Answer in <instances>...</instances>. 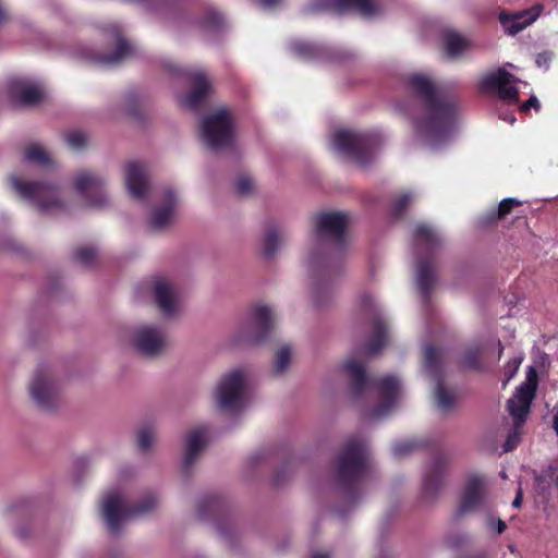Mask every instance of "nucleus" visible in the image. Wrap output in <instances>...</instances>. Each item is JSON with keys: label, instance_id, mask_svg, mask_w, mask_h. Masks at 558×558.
<instances>
[{"label": "nucleus", "instance_id": "79ce46f5", "mask_svg": "<svg viewBox=\"0 0 558 558\" xmlns=\"http://www.w3.org/2000/svg\"><path fill=\"white\" fill-rule=\"evenodd\" d=\"M411 203V197L409 194H403L399 196L393 203L391 207V216L393 219H400L405 210L408 209Z\"/></svg>", "mask_w": 558, "mask_h": 558}, {"label": "nucleus", "instance_id": "c756f323", "mask_svg": "<svg viewBox=\"0 0 558 558\" xmlns=\"http://www.w3.org/2000/svg\"><path fill=\"white\" fill-rule=\"evenodd\" d=\"M468 47L466 40L454 32H448L444 35V48L446 53L451 57H458Z\"/></svg>", "mask_w": 558, "mask_h": 558}, {"label": "nucleus", "instance_id": "5fc2aeb1", "mask_svg": "<svg viewBox=\"0 0 558 558\" xmlns=\"http://www.w3.org/2000/svg\"><path fill=\"white\" fill-rule=\"evenodd\" d=\"M290 473V466L284 465L282 470L278 471L274 477V483L276 486H280L284 483L286 476Z\"/></svg>", "mask_w": 558, "mask_h": 558}, {"label": "nucleus", "instance_id": "1a4fd4ad", "mask_svg": "<svg viewBox=\"0 0 558 558\" xmlns=\"http://www.w3.org/2000/svg\"><path fill=\"white\" fill-rule=\"evenodd\" d=\"M28 390L33 403L40 411L53 413L60 408V386L49 366H38L29 381Z\"/></svg>", "mask_w": 558, "mask_h": 558}, {"label": "nucleus", "instance_id": "393cba45", "mask_svg": "<svg viewBox=\"0 0 558 558\" xmlns=\"http://www.w3.org/2000/svg\"><path fill=\"white\" fill-rule=\"evenodd\" d=\"M165 348L166 338L160 330L148 326H142V356H157Z\"/></svg>", "mask_w": 558, "mask_h": 558}, {"label": "nucleus", "instance_id": "aec40b11", "mask_svg": "<svg viewBox=\"0 0 558 558\" xmlns=\"http://www.w3.org/2000/svg\"><path fill=\"white\" fill-rule=\"evenodd\" d=\"M252 327L242 332L243 340L250 343H259L264 341L274 327L272 313L268 306H256L251 315Z\"/></svg>", "mask_w": 558, "mask_h": 558}, {"label": "nucleus", "instance_id": "338daca9", "mask_svg": "<svg viewBox=\"0 0 558 558\" xmlns=\"http://www.w3.org/2000/svg\"><path fill=\"white\" fill-rule=\"evenodd\" d=\"M474 558H486L484 555H481V556H477V557H474Z\"/></svg>", "mask_w": 558, "mask_h": 558}, {"label": "nucleus", "instance_id": "f8f14e48", "mask_svg": "<svg viewBox=\"0 0 558 558\" xmlns=\"http://www.w3.org/2000/svg\"><path fill=\"white\" fill-rule=\"evenodd\" d=\"M202 136L213 150L231 146L233 141V123L229 111L225 108L204 118Z\"/></svg>", "mask_w": 558, "mask_h": 558}, {"label": "nucleus", "instance_id": "4be33fe9", "mask_svg": "<svg viewBox=\"0 0 558 558\" xmlns=\"http://www.w3.org/2000/svg\"><path fill=\"white\" fill-rule=\"evenodd\" d=\"M542 5H535L529 10H523L513 14L501 11L499 22L505 31L510 35H515L526 26L531 25L541 14Z\"/></svg>", "mask_w": 558, "mask_h": 558}, {"label": "nucleus", "instance_id": "7c9ffc66", "mask_svg": "<svg viewBox=\"0 0 558 558\" xmlns=\"http://www.w3.org/2000/svg\"><path fill=\"white\" fill-rule=\"evenodd\" d=\"M122 110L130 117L137 118L140 114V88L136 86L128 89L122 98Z\"/></svg>", "mask_w": 558, "mask_h": 558}, {"label": "nucleus", "instance_id": "6e6d98bb", "mask_svg": "<svg viewBox=\"0 0 558 558\" xmlns=\"http://www.w3.org/2000/svg\"><path fill=\"white\" fill-rule=\"evenodd\" d=\"M135 475V469L124 465L119 470V480L128 481L131 476Z\"/></svg>", "mask_w": 558, "mask_h": 558}, {"label": "nucleus", "instance_id": "052dcab7", "mask_svg": "<svg viewBox=\"0 0 558 558\" xmlns=\"http://www.w3.org/2000/svg\"><path fill=\"white\" fill-rule=\"evenodd\" d=\"M257 2L265 9L275 7L279 0H257Z\"/></svg>", "mask_w": 558, "mask_h": 558}, {"label": "nucleus", "instance_id": "0eeeda50", "mask_svg": "<svg viewBox=\"0 0 558 558\" xmlns=\"http://www.w3.org/2000/svg\"><path fill=\"white\" fill-rule=\"evenodd\" d=\"M13 190L34 207L45 214L62 211L64 202L59 186L51 181H26L15 174L10 177Z\"/></svg>", "mask_w": 558, "mask_h": 558}, {"label": "nucleus", "instance_id": "774afa93", "mask_svg": "<svg viewBox=\"0 0 558 558\" xmlns=\"http://www.w3.org/2000/svg\"><path fill=\"white\" fill-rule=\"evenodd\" d=\"M319 289H320V287L317 284V287H316V292L317 293H318Z\"/></svg>", "mask_w": 558, "mask_h": 558}, {"label": "nucleus", "instance_id": "412c9836", "mask_svg": "<svg viewBox=\"0 0 558 558\" xmlns=\"http://www.w3.org/2000/svg\"><path fill=\"white\" fill-rule=\"evenodd\" d=\"M485 495V481L480 475H472L468 478L459 508L457 510V517H462L466 513L477 511L483 504Z\"/></svg>", "mask_w": 558, "mask_h": 558}, {"label": "nucleus", "instance_id": "6e6552de", "mask_svg": "<svg viewBox=\"0 0 558 558\" xmlns=\"http://www.w3.org/2000/svg\"><path fill=\"white\" fill-rule=\"evenodd\" d=\"M99 512L107 531L118 535L123 525L140 512V505L131 504L120 488H111L102 495Z\"/></svg>", "mask_w": 558, "mask_h": 558}, {"label": "nucleus", "instance_id": "680f3d73", "mask_svg": "<svg viewBox=\"0 0 558 558\" xmlns=\"http://www.w3.org/2000/svg\"><path fill=\"white\" fill-rule=\"evenodd\" d=\"M553 428L558 436V411L553 416Z\"/></svg>", "mask_w": 558, "mask_h": 558}, {"label": "nucleus", "instance_id": "ddd939ff", "mask_svg": "<svg viewBox=\"0 0 558 558\" xmlns=\"http://www.w3.org/2000/svg\"><path fill=\"white\" fill-rule=\"evenodd\" d=\"M74 187L92 207L105 208L110 204L106 190V179L98 173L85 170L77 172L74 179Z\"/></svg>", "mask_w": 558, "mask_h": 558}, {"label": "nucleus", "instance_id": "603ef678", "mask_svg": "<svg viewBox=\"0 0 558 558\" xmlns=\"http://www.w3.org/2000/svg\"><path fill=\"white\" fill-rule=\"evenodd\" d=\"M295 50L305 57H312L314 54L315 48L311 44H298L295 45Z\"/></svg>", "mask_w": 558, "mask_h": 558}, {"label": "nucleus", "instance_id": "423d86ee", "mask_svg": "<svg viewBox=\"0 0 558 558\" xmlns=\"http://www.w3.org/2000/svg\"><path fill=\"white\" fill-rule=\"evenodd\" d=\"M414 240L417 246L426 251V255L417 260V288L425 304L429 303L435 284V269L433 254L441 246V239L425 223H420L414 229Z\"/></svg>", "mask_w": 558, "mask_h": 558}, {"label": "nucleus", "instance_id": "72a5a7b5", "mask_svg": "<svg viewBox=\"0 0 558 558\" xmlns=\"http://www.w3.org/2000/svg\"><path fill=\"white\" fill-rule=\"evenodd\" d=\"M201 27L210 33L220 32L225 27V19L219 12L208 10L202 19Z\"/></svg>", "mask_w": 558, "mask_h": 558}, {"label": "nucleus", "instance_id": "473e14b6", "mask_svg": "<svg viewBox=\"0 0 558 558\" xmlns=\"http://www.w3.org/2000/svg\"><path fill=\"white\" fill-rule=\"evenodd\" d=\"M221 504H222V500L217 495L204 496L198 501V507H197L198 517L202 519H205L208 515L216 513L221 508Z\"/></svg>", "mask_w": 558, "mask_h": 558}, {"label": "nucleus", "instance_id": "c9c22d12", "mask_svg": "<svg viewBox=\"0 0 558 558\" xmlns=\"http://www.w3.org/2000/svg\"><path fill=\"white\" fill-rule=\"evenodd\" d=\"M424 362L426 368L433 374H438L440 371V352L433 345L428 344L424 349Z\"/></svg>", "mask_w": 558, "mask_h": 558}, {"label": "nucleus", "instance_id": "4468645a", "mask_svg": "<svg viewBox=\"0 0 558 558\" xmlns=\"http://www.w3.org/2000/svg\"><path fill=\"white\" fill-rule=\"evenodd\" d=\"M244 385V375L239 369L222 377L216 391L219 408L225 411L239 410L242 405Z\"/></svg>", "mask_w": 558, "mask_h": 558}, {"label": "nucleus", "instance_id": "a19ab883", "mask_svg": "<svg viewBox=\"0 0 558 558\" xmlns=\"http://www.w3.org/2000/svg\"><path fill=\"white\" fill-rule=\"evenodd\" d=\"M291 360V351L289 347L283 345L281 347L277 353L275 359V372L277 374L283 372L290 364Z\"/></svg>", "mask_w": 558, "mask_h": 558}, {"label": "nucleus", "instance_id": "4c0bfd02", "mask_svg": "<svg viewBox=\"0 0 558 558\" xmlns=\"http://www.w3.org/2000/svg\"><path fill=\"white\" fill-rule=\"evenodd\" d=\"M64 141L71 149L81 150L87 144V136L83 131L74 130L64 135Z\"/></svg>", "mask_w": 558, "mask_h": 558}, {"label": "nucleus", "instance_id": "13d9d810", "mask_svg": "<svg viewBox=\"0 0 558 558\" xmlns=\"http://www.w3.org/2000/svg\"><path fill=\"white\" fill-rule=\"evenodd\" d=\"M9 21V13L0 1V27Z\"/></svg>", "mask_w": 558, "mask_h": 558}, {"label": "nucleus", "instance_id": "f704fd0d", "mask_svg": "<svg viewBox=\"0 0 558 558\" xmlns=\"http://www.w3.org/2000/svg\"><path fill=\"white\" fill-rule=\"evenodd\" d=\"M98 252L97 248L94 246H82L78 247L73 253V258L76 263H78L83 267H89L92 266L96 258H97Z\"/></svg>", "mask_w": 558, "mask_h": 558}, {"label": "nucleus", "instance_id": "8fccbe9b", "mask_svg": "<svg viewBox=\"0 0 558 558\" xmlns=\"http://www.w3.org/2000/svg\"><path fill=\"white\" fill-rule=\"evenodd\" d=\"M487 526L492 530H495L499 535L502 534L507 529V524L504 520L493 517L487 519Z\"/></svg>", "mask_w": 558, "mask_h": 558}, {"label": "nucleus", "instance_id": "5701e85b", "mask_svg": "<svg viewBox=\"0 0 558 558\" xmlns=\"http://www.w3.org/2000/svg\"><path fill=\"white\" fill-rule=\"evenodd\" d=\"M448 459L442 452L434 456L433 461L424 478L423 493L425 496H434L442 486L446 475Z\"/></svg>", "mask_w": 558, "mask_h": 558}, {"label": "nucleus", "instance_id": "864d4df0", "mask_svg": "<svg viewBox=\"0 0 558 558\" xmlns=\"http://www.w3.org/2000/svg\"><path fill=\"white\" fill-rule=\"evenodd\" d=\"M550 61H551V56L548 52L538 53L536 56V60H535L537 66L545 68V69L549 68Z\"/></svg>", "mask_w": 558, "mask_h": 558}, {"label": "nucleus", "instance_id": "e433bc0d", "mask_svg": "<svg viewBox=\"0 0 558 558\" xmlns=\"http://www.w3.org/2000/svg\"><path fill=\"white\" fill-rule=\"evenodd\" d=\"M279 248L278 231L275 228H268L264 238L263 254L266 258H271Z\"/></svg>", "mask_w": 558, "mask_h": 558}, {"label": "nucleus", "instance_id": "f03ea898", "mask_svg": "<svg viewBox=\"0 0 558 558\" xmlns=\"http://www.w3.org/2000/svg\"><path fill=\"white\" fill-rule=\"evenodd\" d=\"M371 466L366 442L356 437L349 439L337 458L335 481L350 505L360 499L362 484L371 473Z\"/></svg>", "mask_w": 558, "mask_h": 558}, {"label": "nucleus", "instance_id": "2f4dec72", "mask_svg": "<svg viewBox=\"0 0 558 558\" xmlns=\"http://www.w3.org/2000/svg\"><path fill=\"white\" fill-rule=\"evenodd\" d=\"M24 159L38 166H48L51 163L49 154L39 144H31L24 150Z\"/></svg>", "mask_w": 558, "mask_h": 558}, {"label": "nucleus", "instance_id": "c85d7f7f", "mask_svg": "<svg viewBox=\"0 0 558 558\" xmlns=\"http://www.w3.org/2000/svg\"><path fill=\"white\" fill-rule=\"evenodd\" d=\"M119 340L128 349L140 352V327L137 325H122L119 329Z\"/></svg>", "mask_w": 558, "mask_h": 558}, {"label": "nucleus", "instance_id": "de8ad7c7", "mask_svg": "<svg viewBox=\"0 0 558 558\" xmlns=\"http://www.w3.org/2000/svg\"><path fill=\"white\" fill-rule=\"evenodd\" d=\"M522 361V356H517L507 363V365L505 366L506 380L504 385H506L517 374Z\"/></svg>", "mask_w": 558, "mask_h": 558}, {"label": "nucleus", "instance_id": "0e129e2a", "mask_svg": "<svg viewBox=\"0 0 558 558\" xmlns=\"http://www.w3.org/2000/svg\"><path fill=\"white\" fill-rule=\"evenodd\" d=\"M312 558H328V557L326 555H324V554H314L312 556Z\"/></svg>", "mask_w": 558, "mask_h": 558}, {"label": "nucleus", "instance_id": "6ab92c4d", "mask_svg": "<svg viewBox=\"0 0 558 558\" xmlns=\"http://www.w3.org/2000/svg\"><path fill=\"white\" fill-rule=\"evenodd\" d=\"M8 90L12 100L22 106H36L45 98L40 85L26 77L11 78L8 82Z\"/></svg>", "mask_w": 558, "mask_h": 558}, {"label": "nucleus", "instance_id": "3c124183", "mask_svg": "<svg viewBox=\"0 0 558 558\" xmlns=\"http://www.w3.org/2000/svg\"><path fill=\"white\" fill-rule=\"evenodd\" d=\"M531 108H534L536 111H538V110H539V108H541V104H539V101H538L537 97H536V96H534V95H533V96H531V97H530V98H529V99H527V100L522 105L521 110H522L523 112H526V111H529Z\"/></svg>", "mask_w": 558, "mask_h": 558}, {"label": "nucleus", "instance_id": "09e8293b", "mask_svg": "<svg viewBox=\"0 0 558 558\" xmlns=\"http://www.w3.org/2000/svg\"><path fill=\"white\" fill-rule=\"evenodd\" d=\"M154 442V433L147 426H142V453L147 451Z\"/></svg>", "mask_w": 558, "mask_h": 558}, {"label": "nucleus", "instance_id": "bf43d9fd", "mask_svg": "<svg viewBox=\"0 0 558 558\" xmlns=\"http://www.w3.org/2000/svg\"><path fill=\"white\" fill-rule=\"evenodd\" d=\"M522 500H523V495H522V490L521 488L518 489L517 492V495L512 501V507L513 508H520L521 505H522Z\"/></svg>", "mask_w": 558, "mask_h": 558}, {"label": "nucleus", "instance_id": "37998d69", "mask_svg": "<svg viewBox=\"0 0 558 558\" xmlns=\"http://www.w3.org/2000/svg\"><path fill=\"white\" fill-rule=\"evenodd\" d=\"M462 364L472 369L481 368V352L477 348L469 349L462 356Z\"/></svg>", "mask_w": 558, "mask_h": 558}, {"label": "nucleus", "instance_id": "7ed1b4c3", "mask_svg": "<svg viewBox=\"0 0 558 558\" xmlns=\"http://www.w3.org/2000/svg\"><path fill=\"white\" fill-rule=\"evenodd\" d=\"M343 369L350 376V389L353 397H361L368 386L378 391L380 404L374 410V416H385L392 410L401 388L400 380L396 376L368 379L363 363L355 360L344 362Z\"/></svg>", "mask_w": 558, "mask_h": 558}, {"label": "nucleus", "instance_id": "a211bd4d", "mask_svg": "<svg viewBox=\"0 0 558 558\" xmlns=\"http://www.w3.org/2000/svg\"><path fill=\"white\" fill-rule=\"evenodd\" d=\"M178 207L179 198L175 192L170 187L165 189L159 196V203L151 211L150 228L160 231L169 227L175 217Z\"/></svg>", "mask_w": 558, "mask_h": 558}, {"label": "nucleus", "instance_id": "cd10ccee", "mask_svg": "<svg viewBox=\"0 0 558 558\" xmlns=\"http://www.w3.org/2000/svg\"><path fill=\"white\" fill-rule=\"evenodd\" d=\"M124 186L134 201H140V162L132 160L124 167Z\"/></svg>", "mask_w": 558, "mask_h": 558}, {"label": "nucleus", "instance_id": "bb28decb", "mask_svg": "<svg viewBox=\"0 0 558 558\" xmlns=\"http://www.w3.org/2000/svg\"><path fill=\"white\" fill-rule=\"evenodd\" d=\"M388 328L386 323L376 318L373 323V333L365 347V352L368 355L377 354L387 343Z\"/></svg>", "mask_w": 558, "mask_h": 558}, {"label": "nucleus", "instance_id": "f3484780", "mask_svg": "<svg viewBox=\"0 0 558 558\" xmlns=\"http://www.w3.org/2000/svg\"><path fill=\"white\" fill-rule=\"evenodd\" d=\"M514 75L504 69L486 75L482 81V88L494 90L498 96L510 105L519 101V89L514 86L517 83Z\"/></svg>", "mask_w": 558, "mask_h": 558}, {"label": "nucleus", "instance_id": "39448f33", "mask_svg": "<svg viewBox=\"0 0 558 558\" xmlns=\"http://www.w3.org/2000/svg\"><path fill=\"white\" fill-rule=\"evenodd\" d=\"M537 385V372L533 366H530L525 381L517 388L512 398L507 401V410L512 417L513 428L502 445L505 452H510L515 449L521 440V429L531 411V404L536 396Z\"/></svg>", "mask_w": 558, "mask_h": 558}, {"label": "nucleus", "instance_id": "4d7b16f0", "mask_svg": "<svg viewBox=\"0 0 558 558\" xmlns=\"http://www.w3.org/2000/svg\"><path fill=\"white\" fill-rule=\"evenodd\" d=\"M141 186H142V201H144V198L146 197V194L148 192L149 184H148V179L146 178V175L144 174L143 171H142Z\"/></svg>", "mask_w": 558, "mask_h": 558}, {"label": "nucleus", "instance_id": "69168bd1", "mask_svg": "<svg viewBox=\"0 0 558 558\" xmlns=\"http://www.w3.org/2000/svg\"><path fill=\"white\" fill-rule=\"evenodd\" d=\"M499 347H500V349H499V354H501V352H502V350H504V347H502L500 343H499Z\"/></svg>", "mask_w": 558, "mask_h": 558}, {"label": "nucleus", "instance_id": "2eb2a0df", "mask_svg": "<svg viewBox=\"0 0 558 558\" xmlns=\"http://www.w3.org/2000/svg\"><path fill=\"white\" fill-rule=\"evenodd\" d=\"M155 303L166 318H174L180 315L183 303L180 291L175 284L166 278H157L154 282Z\"/></svg>", "mask_w": 558, "mask_h": 558}, {"label": "nucleus", "instance_id": "a18cd8bd", "mask_svg": "<svg viewBox=\"0 0 558 558\" xmlns=\"http://www.w3.org/2000/svg\"><path fill=\"white\" fill-rule=\"evenodd\" d=\"M158 505V498L150 492H142V514L148 513Z\"/></svg>", "mask_w": 558, "mask_h": 558}, {"label": "nucleus", "instance_id": "20e7f679", "mask_svg": "<svg viewBox=\"0 0 558 558\" xmlns=\"http://www.w3.org/2000/svg\"><path fill=\"white\" fill-rule=\"evenodd\" d=\"M315 234L320 245L330 242V251L326 256L312 254L310 267L315 272L316 267L323 265L324 274L327 272V263L332 256H340L347 244L345 231L348 226L347 215L340 211L319 213L314 218Z\"/></svg>", "mask_w": 558, "mask_h": 558}, {"label": "nucleus", "instance_id": "9b49d317", "mask_svg": "<svg viewBox=\"0 0 558 558\" xmlns=\"http://www.w3.org/2000/svg\"><path fill=\"white\" fill-rule=\"evenodd\" d=\"M104 32L116 43V48L108 53L86 52L85 58L88 62L98 68L110 69L122 64L134 56L135 49L119 24H108L104 27Z\"/></svg>", "mask_w": 558, "mask_h": 558}, {"label": "nucleus", "instance_id": "a878e982", "mask_svg": "<svg viewBox=\"0 0 558 558\" xmlns=\"http://www.w3.org/2000/svg\"><path fill=\"white\" fill-rule=\"evenodd\" d=\"M323 7L338 12L354 10L366 17L373 16L378 12L375 0H329Z\"/></svg>", "mask_w": 558, "mask_h": 558}, {"label": "nucleus", "instance_id": "f257e3e1", "mask_svg": "<svg viewBox=\"0 0 558 558\" xmlns=\"http://www.w3.org/2000/svg\"><path fill=\"white\" fill-rule=\"evenodd\" d=\"M407 85L425 109V116L415 120L417 133L432 146L442 143L450 135L457 118L454 98L442 93L423 74L410 75Z\"/></svg>", "mask_w": 558, "mask_h": 558}, {"label": "nucleus", "instance_id": "dca6fc26", "mask_svg": "<svg viewBox=\"0 0 558 558\" xmlns=\"http://www.w3.org/2000/svg\"><path fill=\"white\" fill-rule=\"evenodd\" d=\"M172 71L185 76L191 83V90L180 98L181 106L190 110H197L205 101L210 89L206 73L193 69H174Z\"/></svg>", "mask_w": 558, "mask_h": 558}, {"label": "nucleus", "instance_id": "9d476101", "mask_svg": "<svg viewBox=\"0 0 558 558\" xmlns=\"http://www.w3.org/2000/svg\"><path fill=\"white\" fill-rule=\"evenodd\" d=\"M333 146L360 166H366L378 146V138L369 133L339 130L333 135Z\"/></svg>", "mask_w": 558, "mask_h": 558}, {"label": "nucleus", "instance_id": "ea45409f", "mask_svg": "<svg viewBox=\"0 0 558 558\" xmlns=\"http://www.w3.org/2000/svg\"><path fill=\"white\" fill-rule=\"evenodd\" d=\"M521 202L515 198H505L499 203V206L497 208V211L492 214V220H501L509 215L512 209L517 206H520Z\"/></svg>", "mask_w": 558, "mask_h": 558}, {"label": "nucleus", "instance_id": "b1692460", "mask_svg": "<svg viewBox=\"0 0 558 558\" xmlns=\"http://www.w3.org/2000/svg\"><path fill=\"white\" fill-rule=\"evenodd\" d=\"M207 429L204 426L191 430L186 440V453L183 461V471L187 473L193 466L198 453L206 446Z\"/></svg>", "mask_w": 558, "mask_h": 558}, {"label": "nucleus", "instance_id": "49530a36", "mask_svg": "<svg viewBox=\"0 0 558 558\" xmlns=\"http://www.w3.org/2000/svg\"><path fill=\"white\" fill-rule=\"evenodd\" d=\"M253 190V181L247 175H242L236 180L235 191L241 196L248 195Z\"/></svg>", "mask_w": 558, "mask_h": 558}, {"label": "nucleus", "instance_id": "58836bf2", "mask_svg": "<svg viewBox=\"0 0 558 558\" xmlns=\"http://www.w3.org/2000/svg\"><path fill=\"white\" fill-rule=\"evenodd\" d=\"M436 401L438 408L444 411H448L454 404V396L448 391L442 384L438 383L436 390Z\"/></svg>", "mask_w": 558, "mask_h": 558}, {"label": "nucleus", "instance_id": "e2e57ef3", "mask_svg": "<svg viewBox=\"0 0 558 558\" xmlns=\"http://www.w3.org/2000/svg\"><path fill=\"white\" fill-rule=\"evenodd\" d=\"M504 120L509 122V123H511V124H513L517 119H515V117L512 113H509V114L504 117Z\"/></svg>", "mask_w": 558, "mask_h": 558}, {"label": "nucleus", "instance_id": "c03bdc74", "mask_svg": "<svg viewBox=\"0 0 558 558\" xmlns=\"http://www.w3.org/2000/svg\"><path fill=\"white\" fill-rule=\"evenodd\" d=\"M417 447L418 442L415 440L398 441L393 445L392 452L395 457L402 458L413 452Z\"/></svg>", "mask_w": 558, "mask_h": 558}]
</instances>
